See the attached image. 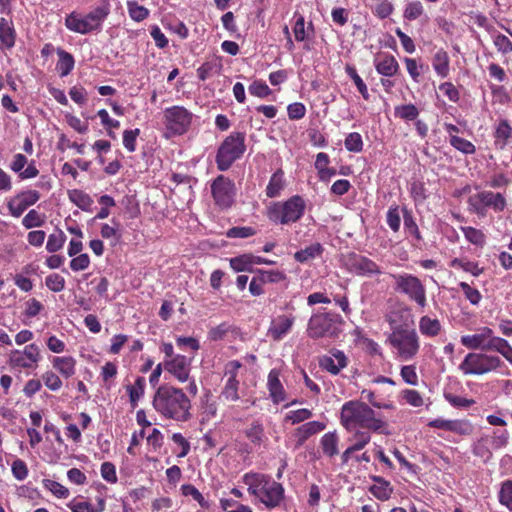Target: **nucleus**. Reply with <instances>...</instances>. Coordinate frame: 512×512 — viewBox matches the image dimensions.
<instances>
[{
    "mask_svg": "<svg viewBox=\"0 0 512 512\" xmlns=\"http://www.w3.org/2000/svg\"><path fill=\"white\" fill-rule=\"evenodd\" d=\"M391 326L388 337L390 345L402 360L412 359L419 350V338L413 328V320L408 308L392 311L387 318Z\"/></svg>",
    "mask_w": 512,
    "mask_h": 512,
    "instance_id": "1",
    "label": "nucleus"
},
{
    "mask_svg": "<svg viewBox=\"0 0 512 512\" xmlns=\"http://www.w3.org/2000/svg\"><path fill=\"white\" fill-rule=\"evenodd\" d=\"M154 409L164 418L176 422H186L191 419V400L180 388L171 385H161L156 390L153 401Z\"/></svg>",
    "mask_w": 512,
    "mask_h": 512,
    "instance_id": "2",
    "label": "nucleus"
},
{
    "mask_svg": "<svg viewBox=\"0 0 512 512\" xmlns=\"http://www.w3.org/2000/svg\"><path fill=\"white\" fill-rule=\"evenodd\" d=\"M340 421L348 431L363 428L372 432L389 434V432L384 431L387 422L378 417L369 405L359 400H351L343 404Z\"/></svg>",
    "mask_w": 512,
    "mask_h": 512,
    "instance_id": "3",
    "label": "nucleus"
},
{
    "mask_svg": "<svg viewBox=\"0 0 512 512\" xmlns=\"http://www.w3.org/2000/svg\"><path fill=\"white\" fill-rule=\"evenodd\" d=\"M305 207L303 198L295 195L285 202L271 203L267 208V217L275 224L294 223L302 217Z\"/></svg>",
    "mask_w": 512,
    "mask_h": 512,
    "instance_id": "4",
    "label": "nucleus"
},
{
    "mask_svg": "<svg viewBox=\"0 0 512 512\" xmlns=\"http://www.w3.org/2000/svg\"><path fill=\"white\" fill-rule=\"evenodd\" d=\"M245 150V135L243 133L237 132L227 136L217 151V168L220 171L228 170L236 160L242 157Z\"/></svg>",
    "mask_w": 512,
    "mask_h": 512,
    "instance_id": "5",
    "label": "nucleus"
},
{
    "mask_svg": "<svg viewBox=\"0 0 512 512\" xmlns=\"http://www.w3.org/2000/svg\"><path fill=\"white\" fill-rule=\"evenodd\" d=\"M107 15L108 10L102 7L94 9L85 17H80L79 15L72 13L66 18L65 25L71 31L87 34L99 28Z\"/></svg>",
    "mask_w": 512,
    "mask_h": 512,
    "instance_id": "6",
    "label": "nucleus"
},
{
    "mask_svg": "<svg viewBox=\"0 0 512 512\" xmlns=\"http://www.w3.org/2000/svg\"><path fill=\"white\" fill-rule=\"evenodd\" d=\"M501 360L497 356L481 353H469L459 368L464 374L481 375L500 366Z\"/></svg>",
    "mask_w": 512,
    "mask_h": 512,
    "instance_id": "7",
    "label": "nucleus"
},
{
    "mask_svg": "<svg viewBox=\"0 0 512 512\" xmlns=\"http://www.w3.org/2000/svg\"><path fill=\"white\" fill-rule=\"evenodd\" d=\"M395 289L407 295L410 300L415 301L421 308L426 306V291L421 281L411 274L393 275Z\"/></svg>",
    "mask_w": 512,
    "mask_h": 512,
    "instance_id": "8",
    "label": "nucleus"
},
{
    "mask_svg": "<svg viewBox=\"0 0 512 512\" xmlns=\"http://www.w3.org/2000/svg\"><path fill=\"white\" fill-rule=\"evenodd\" d=\"M307 333L311 338L336 336L337 328L333 316L328 313L314 314L308 322Z\"/></svg>",
    "mask_w": 512,
    "mask_h": 512,
    "instance_id": "9",
    "label": "nucleus"
},
{
    "mask_svg": "<svg viewBox=\"0 0 512 512\" xmlns=\"http://www.w3.org/2000/svg\"><path fill=\"white\" fill-rule=\"evenodd\" d=\"M165 125L174 134H183L191 123L192 115L181 106L167 108L164 112Z\"/></svg>",
    "mask_w": 512,
    "mask_h": 512,
    "instance_id": "10",
    "label": "nucleus"
},
{
    "mask_svg": "<svg viewBox=\"0 0 512 512\" xmlns=\"http://www.w3.org/2000/svg\"><path fill=\"white\" fill-rule=\"evenodd\" d=\"M240 367L241 364L238 361H230L226 364L225 377H227V380L219 396L220 400L227 403H234L239 400L237 373Z\"/></svg>",
    "mask_w": 512,
    "mask_h": 512,
    "instance_id": "11",
    "label": "nucleus"
},
{
    "mask_svg": "<svg viewBox=\"0 0 512 512\" xmlns=\"http://www.w3.org/2000/svg\"><path fill=\"white\" fill-rule=\"evenodd\" d=\"M212 195L215 202L224 208L230 207L234 201V183L223 175H219L212 183Z\"/></svg>",
    "mask_w": 512,
    "mask_h": 512,
    "instance_id": "12",
    "label": "nucleus"
},
{
    "mask_svg": "<svg viewBox=\"0 0 512 512\" xmlns=\"http://www.w3.org/2000/svg\"><path fill=\"white\" fill-rule=\"evenodd\" d=\"M39 198L40 194L36 190L22 192L8 202L9 212L13 217L18 218L29 206L35 204Z\"/></svg>",
    "mask_w": 512,
    "mask_h": 512,
    "instance_id": "13",
    "label": "nucleus"
},
{
    "mask_svg": "<svg viewBox=\"0 0 512 512\" xmlns=\"http://www.w3.org/2000/svg\"><path fill=\"white\" fill-rule=\"evenodd\" d=\"M260 501L268 508L278 506L284 497V489L282 485L275 481H266L260 488Z\"/></svg>",
    "mask_w": 512,
    "mask_h": 512,
    "instance_id": "14",
    "label": "nucleus"
},
{
    "mask_svg": "<svg viewBox=\"0 0 512 512\" xmlns=\"http://www.w3.org/2000/svg\"><path fill=\"white\" fill-rule=\"evenodd\" d=\"M164 369L171 373L178 381L185 382L189 378L190 362L183 355H176L164 362Z\"/></svg>",
    "mask_w": 512,
    "mask_h": 512,
    "instance_id": "15",
    "label": "nucleus"
},
{
    "mask_svg": "<svg viewBox=\"0 0 512 512\" xmlns=\"http://www.w3.org/2000/svg\"><path fill=\"white\" fill-rule=\"evenodd\" d=\"M350 269L363 276H372L381 273L379 266L371 259L362 255H352L349 259Z\"/></svg>",
    "mask_w": 512,
    "mask_h": 512,
    "instance_id": "16",
    "label": "nucleus"
},
{
    "mask_svg": "<svg viewBox=\"0 0 512 512\" xmlns=\"http://www.w3.org/2000/svg\"><path fill=\"white\" fill-rule=\"evenodd\" d=\"M319 366L331 374L337 375L342 368L347 366V358L342 351L336 350L331 356H322L319 359Z\"/></svg>",
    "mask_w": 512,
    "mask_h": 512,
    "instance_id": "17",
    "label": "nucleus"
},
{
    "mask_svg": "<svg viewBox=\"0 0 512 512\" xmlns=\"http://www.w3.org/2000/svg\"><path fill=\"white\" fill-rule=\"evenodd\" d=\"M493 331L488 327L480 329V333L474 335H465L461 337V343L469 349L485 350L488 339L492 336Z\"/></svg>",
    "mask_w": 512,
    "mask_h": 512,
    "instance_id": "18",
    "label": "nucleus"
},
{
    "mask_svg": "<svg viewBox=\"0 0 512 512\" xmlns=\"http://www.w3.org/2000/svg\"><path fill=\"white\" fill-rule=\"evenodd\" d=\"M325 429V424L319 421H311L298 427L295 431L296 447H301L312 435Z\"/></svg>",
    "mask_w": 512,
    "mask_h": 512,
    "instance_id": "19",
    "label": "nucleus"
},
{
    "mask_svg": "<svg viewBox=\"0 0 512 512\" xmlns=\"http://www.w3.org/2000/svg\"><path fill=\"white\" fill-rule=\"evenodd\" d=\"M478 199L484 203L485 208L491 207L497 212L503 211L506 207V200L501 193L483 191L478 193Z\"/></svg>",
    "mask_w": 512,
    "mask_h": 512,
    "instance_id": "20",
    "label": "nucleus"
},
{
    "mask_svg": "<svg viewBox=\"0 0 512 512\" xmlns=\"http://www.w3.org/2000/svg\"><path fill=\"white\" fill-rule=\"evenodd\" d=\"M268 389L274 403H279L285 400V391L279 380V372L276 369L269 372Z\"/></svg>",
    "mask_w": 512,
    "mask_h": 512,
    "instance_id": "21",
    "label": "nucleus"
},
{
    "mask_svg": "<svg viewBox=\"0 0 512 512\" xmlns=\"http://www.w3.org/2000/svg\"><path fill=\"white\" fill-rule=\"evenodd\" d=\"M293 318L285 315L279 316L269 329V334L274 340H280L292 327Z\"/></svg>",
    "mask_w": 512,
    "mask_h": 512,
    "instance_id": "22",
    "label": "nucleus"
},
{
    "mask_svg": "<svg viewBox=\"0 0 512 512\" xmlns=\"http://www.w3.org/2000/svg\"><path fill=\"white\" fill-rule=\"evenodd\" d=\"M485 350L497 351L501 353L507 361H512V347L503 338L491 336L487 341Z\"/></svg>",
    "mask_w": 512,
    "mask_h": 512,
    "instance_id": "23",
    "label": "nucleus"
},
{
    "mask_svg": "<svg viewBox=\"0 0 512 512\" xmlns=\"http://www.w3.org/2000/svg\"><path fill=\"white\" fill-rule=\"evenodd\" d=\"M372 479L377 482V484L370 487V492L373 496L381 501L388 500L392 493L389 482L378 476H373Z\"/></svg>",
    "mask_w": 512,
    "mask_h": 512,
    "instance_id": "24",
    "label": "nucleus"
},
{
    "mask_svg": "<svg viewBox=\"0 0 512 512\" xmlns=\"http://www.w3.org/2000/svg\"><path fill=\"white\" fill-rule=\"evenodd\" d=\"M57 55L59 56V60L57 63V69L60 71V76H67L74 68V57L72 54L66 52L62 48H57Z\"/></svg>",
    "mask_w": 512,
    "mask_h": 512,
    "instance_id": "25",
    "label": "nucleus"
},
{
    "mask_svg": "<svg viewBox=\"0 0 512 512\" xmlns=\"http://www.w3.org/2000/svg\"><path fill=\"white\" fill-rule=\"evenodd\" d=\"M338 436L335 432H329L321 438V448L323 453L329 457H333L338 454Z\"/></svg>",
    "mask_w": 512,
    "mask_h": 512,
    "instance_id": "26",
    "label": "nucleus"
},
{
    "mask_svg": "<svg viewBox=\"0 0 512 512\" xmlns=\"http://www.w3.org/2000/svg\"><path fill=\"white\" fill-rule=\"evenodd\" d=\"M398 68V62L391 55H386L381 61L376 63L377 72L388 77L395 75L398 71Z\"/></svg>",
    "mask_w": 512,
    "mask_h": 512,
    "instance_id": "27",
    "label": "nucleus"
},
{
    "mask_svg": "<svg viewBox=\"0 0 512 512\" xmlns=\"http://www.w3.org/2000/svg\"><path fill=\"white\" fill-rule=\"evenodd\" d=\"M53 367L64 377L69 378L75 372V360L72 357H55Z\"/></svg>",
    "mask_w": 512,
    "mask_h": 512,
    "instance_id": "28",
    "label": "nucleus"
},
{
    "mask_svg": "<svg viewBox=\"0 0 512 512\" xmlns=\"http://www.w3.org/2000/svg\"><path fill=\"white\" fill-rule=\"evenodd\" d=\"M433 67L438 75L446 77L449 73V56L443 49L438 50L433 57Z\"/></svg>",
    "mask_w": 512,
    "mask_h": 512,
    "instance_id": "29",
    "label": "nucleus"
},
{
    "mask_svg": "<svg viewBox=\"0 0 512 512\" xmlns=\"http://www.w3.org/2000/svg\"><path fill=\"white\" fill-rule=\"evenodd\" d=\"M284 188L283 172L282 170L276 171L267 186L266 194L270 198L277 197L280 191Z\"/></svg>",
    "mask_w": 512,
    "mask_h": 512,
    "instance_id": "30",
    "label": "nucleus"
},
{
    "mask_svg": "<svg viewBox=\"0 0 512 512\" xmlns=\"http://www.w3.org/2000/svg\"><path fill=\"white\" fill-rule=\"evenodd\" d=\"M323 248L320 243H314L305 249H302L294 254V258L301 263L307 262L316 256L320 255Z\"/></svg>",
    "mask_w": 512,
    "mask_h": 512,
    "instance_id": "31",
    "label": "nucleus"
},
{
    "mask_svg": "<svg viewBox=\"0 0 512 512\" xmlns=\"http://www.w3.org/2000/svg\"><path fill=\"white\" fill-rule=\"evenodd\" d=\"M252 254H242L230 259V266L236 272L252 271Z\"/></svg>",
    "mask_w": 512,
    "mask_h": 512,
    "instance_id": "32",
    "label": "nucleus"
},
{
    "mask_svg": "<svg viewBox=\"0 0 512 512\" xmlns=\"http://www.w3.org/2000/svg\"><path fill=\"white\" fill-rule=\"evenodd\" d=\"M145 380L138 377L133 385H127L126 389L129 394L132 407H136L137 402L144 394Z\"/></svg>",
    "mask_w": 512,
    "mask_h": 512,
    "instance_id": "33",
    "label": "nucleus"
},
{
    "mask_svg": "<svg viewBox=\"0 0 512 512\" xmlns=\"http://www.w3.org/2000/svg\"><path fill=\"white\" fill-rule=\"evenodd\" d=\"M422 334L427 336H436L440 332V322L437 319H431L428 316H423L420 319L419 325Z\"/></svg>",
    "mask_w": 512,
    "mask_h": 512,
    "instance_id": "34",
    "label": "nucleus"
},
{
    "mask_svg": "<svg viewBox=\"0 0 512 512\" xmlns=\"http://www.w3.org/2000/svg\"><path fill=\"white\" fill-rule=\"evenodd\" d=\"M70 200L82 210H88L93 203L91 197L81 190H73L69 194Z\"/></svg>",
    "mask_w": 512,
    "mask_h": 512,
    "instance_id": "35",
    "label": "nucleus"
},
{
    "mask_svg": "<svg viewBox=\"0 0 512 512\" xmlns=\"http://www.w3.org/2000/svg\"><path fill=\"white\" fill-rule=\"evenodd\" d=\"M45 222V216L38 213L36 210H30L22 220V224L26 229L33 227H40Z\"/></svg>",
    "mask_w": 512,
    "mask_h": 512,
    "instance_id": "36",
    "label": "nucleus"
},
{
    "mask_svg": "<svg viewBox=\"0 0 512 512\" xmlns=\"http://www.w3.org/2000/svg\"><path fill=\"white\" fill-rule=\"evenodd\" d=\"M43 486L58 498H67L69 490L57 481L44 479Z\"/></svg>",
    "mask_w": 512,
    "mask_h": 512,
    "instance_id": "37",
    "label": "nucleus"
},
{
    "mask_svg": "<svg viewBox=\"0 0 512 512\" xmlns=\"http://www.w3.org/2000/svg\"><path fill=\"white\" fill-rule=\"evenodd\" d=\"M65 240H66L65 234L61 230H58L57 232L49 235L48 241L46 244V249L49 252H56L62 248Z\"/></svg>",
    "mask_w": 512,
    "mask_h": 512,
    "instance_id": "38",
    "label": "nucleus"
},
{
    "mask_svg": "<svg viewBox=\"0 0 512 512\" xmlns=\"http://www.w3.org/2000/svg\"><path fill=\"white\" fill-rule=\"evenodd\" d=\"M127 6L130 17L137 22L143 21L149 15V10L136 2L129 1Z\"/></svg>",
    "mask_w": 512,
    "mask_h": 512,
    "instance_id": "39",
    "label": "nucleus"
},
{
    "mask_svg": "<svg viewBox=\"0 0 512 512\" xmlns=\"http://www.w3.org/2000/svg\"><path fill=\"white\" fill-rule=\"evenodd\" d=\"M499 501L512 511V481H506L502 484L499 492Z\"/></svg>",
    "mask_w": 512,
    "mask_h": 512,
    "instance_id": "40",
    "label": "nucleus"
},
{
    "mask_svg": "<svg viewBox=\"0 0 512 512\" xmlns=\"http://www.w3.org/2000/svg\"><path fill=\"white\" fill-rule=\"evenodd\" d=\"M450 144L465 154H472L475 152V146L470 141L458 136H451Z\"/></svg>",
    "mask_w": 512,
    "mask_h": 512,
    "instance_id": "41",
    "label": "nucleus"
},
{
    "mask_svg": "<svg viewBox=\"0 0 512 512\" xmlns=\"http://www.w3.org/2000/svg\"><path fill=\"white\" fill-rule=\"evenodd\" d=\"M181 490L183 495L193 497V499L196 500L202 508L208 507L207 501L195 486L191 484H185L182 485Z\"/></svg>",
    "mask_w": 512,
    "mask_h": 512,
    "instance_id": "42",
    "label": "nucleus"
},
{
    "mask_svg": "<svg viewBox=\"0 0 512 512\" xmlns=\"http://www.w3.org/2000/svg\"><path fill=\"white\" fill-rule=\"evenodd\" d=\"M512 135V128L507 122V120H502L495 132V137L498 140H502V143L500 145V148H504L506 145V141L511 137Z\"/></svg>",
    "mask_w": 512,
    "mask_h": 512,
    "instance_id": "43",
    "label": "nucleus"
},
{
    "mask_svg": "<svg viewBox=\"0 0 512 512\" xmlns=\"http://www.w3.org/2000/svg\"><path fill=\"white\" fill-rule=\"evenodd\" d=\"M259 280L261 283H277L283 281L286 277L281 271H263L259 270Z\"/></svg>",
    "mask_w": 512,
    "mask_h": 512,
    "instance_id": "44",
    "label": "nucleus"
},
{
    "mask_svg": "<svg viewBox=\"0 0 512 512\" xmlns=\"http://www.w3.org/2000/svg\"><path fill=\"white\" fill-rule=\"evenodd\" d=\"M45 284L51 291L60 292L65 287V279L59 274L54 273L46 277Z\"/></svg>",
    "mask_w": 512,
    "mask_h": 512,
    "instance_id": "45",
    "label": "nucleus"
},
{
    "mask_svg": "<svg viewBox=\"0 0 512 512\" xmlns=\"http://www.w3.org/2000/svg\"><path fill=\"white\" fill-rule=\"evenodd\" d=\"M363 142L359 133H350L345 139V147L351 152H360L362 150Z\"/></svg>",
    "mask_w": 512,
    "mask_h": 512,
    "instance_id": "46",
    "label": "nucleus"
},
{
    "mask_svg": "<svg viewBox=\"0 0 512 512\" xmlns=\"http://www.w3.org/2000/svg\"><path fill=\"white\" fill-rule=\"evenodd\" d=\"M473 430L472 425L467 420H451L450 430L459 435H469Z\"/></svg>",
    "mask_w": 512,
    "mask_h": 512,
    "instance_id": "47",
    "label": "nucleus"
},
{
    "mask_svg": "<svg viewBox=\"0 0 512 512\" xmlns=\"http://www.w3.org/2000/svg\"><path fill=\"white\" fill-rule=\"evenodd\" d=\"M395 111L396 115L406 120H414L419 114L418 109L413 104L398 106Z\"/></svg>",
    "mask_w": 512,
    "mask_h": 512,
    "instance_id": "48",
    "label": "nucleus"
},
{
    "mask_svg": "<svg viewBox=\"0 0 512 512\" xmlns=\"http://www.w3.org/2000/svg\"><path fill=\"white\" fill-rule=\"evenodd\" d=\"M140 130H125L123 133V145L129 152H134L136 149V138L139 136Z\"/></svg>",
    "mask_w": 512,
    "mask_h": 512,
    "instance_id": "49",
    "label": "nucleus"
},
{
    "mask_svg": "<svg viewBox=\"0 0 512 512\" xmlns=\"http://www.w3.org/2000/svg\"><path fill=\"white\" fill-rule=\"evenodd\" d=\"M312 416V412L308 409H298L291 411L286 416V421H290L292 424H297L309 419Z\"/></svg>",
    "mask_w": 512,
    "mask_h": 512,
    "instance_id": "50",
    "label": "nucleus"
},
{
    "mask_svg": "<svg viewBox=\"0 0 512 512\" xmlns=\"http://www.w3.org/2000/svg\"><path fill=\"white\" fill-rule=\"evenodd\" d=\"M347 73L349 76L353 79L358 91L361 93L364 99L369 98L368 89L363 80L360 78V76L357 74L356 70L352 67H347Z\"/></svg>",
    "mask_w": 512,
    "mask_h": 512,
    "instance_id": "51",
    "label": "nucleus"
},
{
    "mask_svg": "<svg viewBox=\"0 0 512 512\" xmlns=\"http://www.w3.org/2000/svg\"><path fill=\"white\" fill-rule=\"evenodd\" d=\"M423 14V6L421 2H411L404 11V17L408 20H415Z\"/></svg>",
    "mask_w": 512,
    "mask_h": 512,
    "instance_id": "52",
    "label": "nucleus"
},
{
    "mask_svg": "<svg viewBox=\"0 0 512 512\" xmlns=\"http://www.w3.org/2000/svg\"><path fill=\"white\" fill-rule=\"evenodd\" d=\"M0 42L7 48L13 47L15 44L14 29L0 26Z\"/></svg>",
    "mask_w": 512,
    "mask_h": 512,
    "instance_id": "53",
    "label": "nucleus"
},
{
    "mask_svg": "<svg viewBox=\"0 0 512 512\" xmlns=\"http://www.w3.org/2000/svg\"><path fill=\"white\" fill-rule=\"evenodd\" d=\"M460 287L465 297L471 302V304L476 305L480 302L481 294L477 289L472 288L469 284L465 282H461Z\"/></svg>",
    "mask_w": 512,
    "mask_h": 512,
    "instance_id": "54",
    "label": "nucleus"
},
{
    "mask_svg": "<svg viewBox=\"0 0 512 512\" xmlns=\"http://www.w3.org/2000/svg\"><path fill=\"white\" fill-rule=\"evenodd\" d=\"M256 231L252 227H233L227 231L229 238H248L253 236Z\"/></svg>",
    "mask_w": 512,
    "mask_h": 512,
    "instance_id": "55",
    "label": "nucleus"
},
{
    "mask_svg": "<svg viewBox=\"0 0 512 512\" xmlns=\"http://www.w3.org/2000/svg\"><path fill=\"white\" fill-rule=\"evenodd\" d=\"M401 377L407 384L417 385L418 383L416 368L413 365L403 366L401 369Z\"/></svg>",
    "mask_w": 512,
    "mask_h": 512,
    "instance_id": "56",
    "label": "nucleus"
},
{
    "mask_svg": "<svg viewBox=\"0 0 512 512\" xmlns=\"http://www.w3.org/2000/svg\"><path fill=\"white\" fill-rule=\"evenodd\" d=\"M464 235L471 243L476 245H482L484 243V234L475 228L467 227L463 229Z\"/></svg>",
    "mask_w": 512,
    "mask_h": 512,
    "instance_id": "57",
    "label": "nucleus"
},
{
    "mask_svg": "<svg viewBox=\"0 0 512 512\" xmlns=\"http://www.w3.org/2000/svg\"><path fill=\"white\" fill-rule=\"evenodd\" d=\"M494 44L497 47V49L504 54L512 51V42L505 35H496L494 38Z\"/></svg>",
    "mask_w": 512,
    "mask_h": 512,
    "instance_id": "58",
    "label": "nucleus"
},
{
    "mask_svg": "<svg viewBox=\"0 0 512 512\" xmlns=\"http://www.w3.org/2000/svg\"><path fill=\"white\" fill-rule=\"evenodd\" d=\"M12 473L17 480H24L28 475V469L24 461L17 459L12 463Z\"/></svg>",
    "mask_w": 512,
    "mask_h": 512,
    "instance_id": "59",
    "label": "nucleus"
},
{
    "mask_svg": "<svg viewBox=\"0 0 512 512\" xmlns=\"http://www.w3.org/2000/svg\"><path fill=\"white\" fill-rule=\"evenodd\" d=\"M440 92H442L450 101L457 102L459 100V92L457 88L450 82L442 83L439 86Z\"/></svg>",
    "mask_w": 512,
    "mask_h": 512,
    "instance_id": "60",
    "label": "nucleus"
},
{
    "mask_svg": "<svg viewBox=\"0 0 512 512\" xmlns=\"http://www.w3.org/2000/svg\"><path fill=\"white\" fill-rule=\"evenodd\" d=\"M387 223L389 227L394 231L397 232L400 228V213L397 207L390 208L387 213Z\"/></svg>",
    "mask_w": 512,
    "mask_h": 512,
    "instance_id": "61",
    "label": "nucleus"
},
{
    "mask_svg": "<svg viewBox=\"0 0 512 512\" xmlns=\"http://www.w3.org/2000/svg\"><path fill=\"white\" fill-rule=\"evenodd\" d=\"M10 364L12 366L22 367V368H30L31 363L28 362L24 356V354H21L20 351L14 350L10 353L9 357Z\"/></svg>",
    "mask_w": 512,
    "mask_h": 512,
    "instance_id": "62",
    "label": "nucleus"
},
{
    "mask_svg": "<svg viewBox=\"0 0 512 512\" xmlns=\"http://www.w3.org/2000/svg\"><path fill=\"white\" fill-rule=\"evenodd\" d=\"M90 264V259L87 254H80L73 258L70 262V267L73 271H81L86 269Z\"/></svg>",
    "mask_w": 512,
    "mask_h": 512,
    "instance_id": "63",
    "label": "nucleus"
},
{
    "mask_svg": "<svg viewBox=\"0 0 512 512\" xmlns=\"http://www.w3.org/2000/svg\"><path fill=\"white\" fill-rule=\"evenodd\" d=\"M101 475L110 483H115L117 481L115 466L110 462H104L101 465Z\"/></svg>",
    "mask_w": 512,
    "mask_h": 512,
    "instance_id": "64",
    "label": "nucleus"
}]
</instances>
